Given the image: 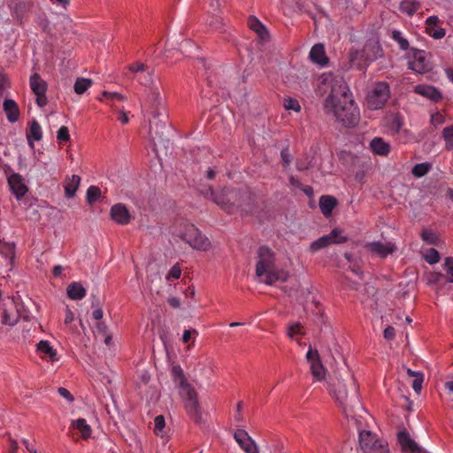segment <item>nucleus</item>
Returning a JSON list of instances; mask_svg holds the SVG:
<instances>
[{"instance_id": "f257e3e1", "label": "nucleus", "mask_w": 453, "mask_h": 453, "mask_svg": "<svg viewBox=\"0 0 453 453\" xmlns=\"http://www.w3.org/2000/svg\"><path fill=\"white\" fill-rule=\"evenodd\" d=\"M325 108L345 126L354 127L359 120V109L343 81H335L325 101Z\"/></svg>"}, {"instance_id": "f03ea898", "label": "nucleus", "mask_w": 453, "mask_h": 453, "mask_svg": "<svg viewBox=\"0 0 453 453\" xmlns=\"http://www.w3.org/2000/svg\"><path fill=\"white\" fill-rule=\"evenodd\" d=\"M171 374L176 387L179 388L180 397L184 401L185 409L196 423H201L203 415L195 388L187 381L185 373L180 365H173Z\"/></svg>"}, {"instance_id": "7ed1b4c3", "label": "nucleus", "mask_w": 453, "mask_h": 453, "mask_svg": "<svg viewBox=\"0 0 453 453\" xmlns=\"http://www.w3.org/2000/svg\"><path fill=\"white\" fill-rule=\"evenodd\" d=\"M221 196H226L228 197L227 201L230 203L231 213L235 211H241L246 214L254 213L252 204L255 197L249 190L226 188L221 190Z\"/></svg>"}, {"instance_id": "20e7f679", "label": "nucleus", "mask_w": 453, "mask_h": 453, "mask_svg": "<svg viewBox=\"0 0 453 453\" xmlns=\"http://www.w3.org/2000/svg\"><path fill=\"white\" fill-rule=\"evenodd\" d=\"M349 388L351 392L350 396L348 395L346 385L340 381L334 390V397L338 403L342 406L343 412L347 417L351 415L352 408L359 404L357 395L358 386L352 376L349 377Z\"/></svg>"}, {"instance_id": "39448f33", "label": "nucleus", "mask_w": 453, "mask_h": 453, "mask_svg": "<svg viewBox=\"0 0 453 453\" xmlns=\"http://www.w3.org/2000/svg\"><path fill=\"white\" fill-rule=\"evenodd\" d=\"M390 96L389 86L387 82L376 83L366 96V105L370 110L384 107Z\"/></svg>"}, {"instance_id": "423d86ee", "label": "nucleus", "mask_w": 453, "mask_h": 453, "mask_svg": "<svg viewBox=\"0 0 453 453\" xmlns=\"http://www.w3.org/2000/svg\"><path fill=\"white\" fill-rule=\"evenodd\" d=\"M180 238L189 244L193 249L206 250L210 247V241L193 224H188L180 233Z\"/></svg>"}, {"instance_id": "0eeeda50", "label": "nucleus", "mask_w": 453, "mask_h": 453, "mask_svg": "<svg viewBox=\"0 0 453 453\" xmlns=\"http://www.w3.org/2000/svg\"><path fill=\"white\" fill-rule=\"evenodd\" d=\"M146 98L142 103V109L150 114L154 119L161 115L160 106L163 103L159 88L157 85H153L146 88Z\"/></svg>"}, {"instance_id": "6e6552de", "label": "nucleus", "mask_w": 453, "mask_h": 453, "mask_svg": "<svg viewBox=\"0 0 453 453\" xmlns=\"http://www.w3.org/2000/svg\"><path fill=\"white\" fill-rule=\"evenodd\" d=\"M408 65L411 70L417 73H426L432 69L425 50L411 48L408 53Z\"/></svg>"}, {"instance_id": "1a4fd4ad", "label": "nucleus", "mask_w": 453, "mask_h": 453, "mask_svg": "<svg viewBox=\"0 0 453 453\" xmlns=\"http://www.w3.org/2000/svg\"><path fill=\"white\" fill-rule=\"evenodd\" d=\"M359 444L365 452L371 453H388L385 449V441L376 438L370 431L359 432Z\"/></svg>"}, {"instance_id": "9d476101", "label": "nucleus", "mask_w": 453, "mask_h": 453, "mask_svg": "<svg viewBox=\"0 0 453 453\" xmlns=\"http://www.w3.org/2000/svg\"><path fill=\"white\" fill-rule=\"evenodd\" d=\"M130 72L135 74L134 79L142 86L149 88V87L156 85L153 74V69L150 68L148 65L136 62L128 66Z\"/></svg>"}, {"instance_id": "9b49d317", "label": "nucleus", "mask_w": 453, "mask_h": 453, "mask_svg": "<svg viewBox=\"0 0 453 453\" xmlns=\"http://www.w3.org/2000/svg\"><path fill=\"white\" fill-rule=\"evenodd\" d=\"M274 267V254L265 246H262L258 250V261L256 267V274L258 277L263 276L266 271Z\"/></svg>"}, {"instance_id": "f8f14e48", "label": "nucleus", "mask_w": 453, "mask_h": 453, "mask_svg": "<svg viewBox=\"0 0 453 453\" xmlns=\"http://www.w3.org/2000/svg\"><path fill=\"white\" fill-rule=\"evenodd\" d=\"M346 237L342 235L340 229H333L329 234L324 235L311 243V250L317 252L333 243H343Z\"/></svg>"}, {"instance_id": "ddd939ff", "label": "nucleus", "mask_w": 453, "mask_h": 453, "mask_svg": "<svg viewBox=\"0 0 453 453\" xmlns=\"http://www.w3.org/2000/svg\"><path fill=\"white\" fill-rule=\"evenodd\" d=\"M34 4L32 1L19 0L11 2L9 7L12 17L17 20L18 24L22 26L27 20V14L31 11Z\"/></svg>"}, {"instance_id": "4468645a", "label": "nucleus", "mask_w": 453, "mask_h": 453, "mask_svg": "<svg viewBox=\"0 0 453 453\" xmlns=\"http://www.w3.org/2000/svg\"><path fill=\"white\" fill-rule=\"evenodd\" d=\"M30 88L36 96V104L39 107H43L48 104L46 97L47 83L38 73H34L30 77Z\"/></svg>"}, {"instance_id": "2eb2a0df", "label": "nucleus", "mask_w": 453, "mask_h": 453, "mask_svg": "<svg viewBox=\"0 0 453 453\" xmlns=\"http://www.w3.org/2000/svg\"><path fill=\"white\" fill-rule=\"evenodd\" d=\"M306 359L311 364V372L316 380H322L326 376V369L321 363L318 350L310 347L306 353Z\"/></svg>"}, {"instance_id": "dca6fc26", "label": "nucleus", "mask_w": 453, "mask_h": 453, "mask_svg": "<svg viewBox=\"0 0 453 453\" xmlns=\"http://www.w3.org/2000/svg\"><path fill=\"white\" fill-rule=\"evenodd\" d=\"M234 438L246 453H258L257 444L245 430H236Z\"/></svg>"}, {"instance_id": "f3484780", "label": "nucleus", "mask_w": 453, "mask_h": 453, "mask_svg": "<svg viewBox=\"0 0 453 453\" xmlns=\"http://www.w3.org/2000/svg\"><path fill=\"white\" fill-rule=\"evenodd\" d=\"M365 248L371 253L380 257H386L395 250V246L391 242L383 243L381 242H367Z\"/></svg>"}, {"instance_id": "a211bd4d", "label": "nucleus", "mask_w": 453, "mask_h": 453, "mask_svg": "<svg viewBox=\"0 0 453 453\" xmlns=\"http://www.w3.org/2000/svg\"><path fill=\"white\" fill-rule=\"evenodd\" d=\"M397 440L405 453H421L422 449L411 438L410 434L406 430L400 431Z\"/></svg>"}, {"instance_id": "6ab92c4d", "label": "nucleus", "mask_w": 453, "mask_h": 453, "mask_svg": "<svg viewBox=\"0 0 453 453\" xmlns=\"http://www.w3.org/2000/svg\"><path fill=\"white\" fill-rule=\"evenodd\" d=\"M8 184L18 200H20L27 192V188L24 184L21 175L19 173H12L8 177Z\"/></svg>"}, {"instance_id": "aec40b11", "label": "nucleus", "mask_w": 453, "mask_h": 453, "mask_svg": "<svg viewBox=\"0 0 453 453\" xmlns=\"http://www.w3.org/2000/svg\"><path fill=\"white\" fill-rule=\"evenodd\" d=\"M111 217L112 220L120 225L128 224L131 219L129 211L123 203H117L111 206Z\"/></svg>"}, {"instance_id": "412c9836", "label": "nucleus", "mask_w": 453, "mask_h": 453, "mask_svg": "<svg viewBox=\"0 0 453 453\" xmlns=\"http://www.w3.org/2000/svg\"><path fill=\"white\" fill-rule=\"evenodd\" d=\"M349 64L351 67H356L358 70H365L368 64L371 63L362 49H352L349 55Z\"/></svg>"}, {"instance_id": "4be33fe9", "label": "nucleus", "mask_w": 453, "mask_h": 453, "mask_svg": "<svg viewBox=\"0 0 453 453\" xmlns=\"http://www.w3.org/2000/svg\"><path fill=\"white\" fill-rule=\"evenodd\" d=\"M362 50L365 51L366 58L371 62L376 60L382 54L381 46L376 38L367 40Z\"/></svg>"}, {"instance_id": "5701e85b", "label": "nucleus", "mask_w": 453, "mask_h": 453, "mask_svg": "<svg viewBox=\"0 0 453 453\" xmlns=\"http://www.w3.org/2000/svg\"><path fill=\"white\" fill-rule=\"evenodd\" d=\"M203 194L206 198H211V200L221 207L224 211H227L228 213H231L230 210V203L227 201L226 196H221V190L219 192H215L212 190L211 187H209L206 191H203Z\"/></svg>"}, {"instance_id": "b1692460", "label": "nucleus", "mask_w": 453, "mask_h": 453, "mask_svg": "<svg viewBox=\"0 0 453 453\" xmlns=\"http://www.w3.org/2000/svg\"><path fill=\"white\" fill-rule=\"evenodd\" d=\"M371 150L379 156L387 157L390 152V144L381 137H374L369 144Z\"/></svg>"}, {"instance_id": "393cba45", "label": "nucleus", "mask_w": 453, "mask_h": 453, "mask_svg": "<svg viewBox=\"0 0 453 453\" xmlns=\"http://www.w3.org/2000/svg\"><path fill=\"white\" fill-rule=\"evenodd\" d=\"M310 58L315 64L324 66L327 64L328 58L326 55L323 44H315L310 51Z\"/></svg>"}, {"instance_id": "a878e982", "label": "nucleus", "mask_w": 453, "mask_h": 453, "mask_svg": "<svg viewBox=\"0 0 453 453\" xmlns=\"http://www.w3.org/2000/svg\"><path fill=\"white\" fill-rule=\"evenodd\" d=\"M4 111L6 113L7 119L11 123H14L19 119V110L17 103L12 99H5L4 101Z\"/></svg>"}, {"instance_id": "bb28decb", "label": "nucleus", "mask_w": 453, "mask_h": 453, "mask_svg": "<svg viewBox=\"0 0 453 453\" xmlns=\"http://www.w3.org/2000/svg\"><path fill=\"white\" fill-rule=\"evenodd\" d=\"M71 427L78 430L83 440H88L91 437L92 429L85 418H80L73 420L71 423Z\"/></svg>"}, {"instance_id": "cd10ccee", "label": "nucleus", "mask_w": 453, "mask_h": 453, "mask_svg": "<svg viewBox=\"0 0 453 453\" xmlns=\"http://www.w3.org/2000/svg\"><path fill=\"white\" fill-rule=\"evenodd\" d=\"M37 351L41 354L42 358H49L52 362L58 360L57 351L48 341H41L37 344Z\"/></svg>"}, {"instance_id": "c85d7f7f", "label": "nucleus", "mask_w": 453, "mask_h": 453, "mask_svg": "<svg viewBox=\"0 0 453 453\" xmlns=\"http://www.w3.org/2000/svg\"><path fill=\"white\" fill-rule=\"evenodd\" d=\"M416 92L422 95L434 102H438L441 99V92L433 86L423 85L416 88Z\"/></svg>"}, {"instance_id": "c756f323", "label": "nucleus", "mask_w": 453, "mask_h": 453, "mask_svg": "<svg viewBox=\"0 0 453 453\" xmlns=\"http://www.w3.org/2000/svg\"><path fill=\"white\" fill-rule=\"evenodd\" d=\"M265 275V280L264 282L266 285H273L277 281L285 282L288 280V273L281 271H276L274 270V267L271 270L266 271V273L264 274Z\"/></svg>"}, {"instance_id": "7c9ffc66", "label": "nucleus", "mask_w": 453, "mask_h": 453, "mask_svg": "<svg viewBox=\"0 0 453 453\" xmlns=\"http://www.w3.org/2000/svg\"><path fill=\"white\" fill-rule=\"evenodd\" d=\"M337 201L331 196H322L319 198V208L325 216H330L336 206Z\"/></svg>"}, {"instance_id": "2f4dec72", "label": "nucleus", "mask_w": 453, "mask_h": 453, "mask_svg": "<svg viewBox=\"0 0 453 453\" xmlns=\"http://www.w3.org/2000/svg\"><path fill=\"white\" fill-rule=\"evenodd\" d=\"M67 296L72 300H81L86 296V289L79 282H72L67 287Z\"/></svg>"}, {"instance_id": "473e14b6", "label": "nucleus", "mask_w": 453, "mask_h": 453, "mask_svg": "<svg viewBox=\"0 0 453 453\" xmlns=\"http://www.w3.org/2000/svg\"><path fill=\"white\" fill-rule=\"evenodd\" d=\"M81 177L73 174L72 177H67L65 181V192L67 197H73L79 188Z\"/></svg>"}, {"instance_id": "72a5a7b5", "label": "nucleus", "mask_w": 453, "mask_h": 453, "mask_svg": "<svg viewBox=\"0 0 453 453\" xmlns=\"http://www.w3.org/2000/svg\"><path fill=\"white\" fill-rule=\"evenodd\" d=\"M250 28L257 33L261 39H265L268 35L266 27L255 16H250L248 19Z\"/></svg>"}, {"instance_id": "f704fd0d", "label": "nucleus", "mask_w": 453, "mask_h": 453, "mask_svg": "<svg viewBox=\"0 0 453 453\" xmlns=\"http://www.w3.org/2000/svg\"><path fill=\"white\" fill-rule=\"evenodd\" d=\"M42 137V132L40 124L36 120H33L29 130L27 134L28 144L33 147V141H40Z\"/></svg>"}, {"instance_id": "c9c22d12", "label": "nucleus", "mask_w": 453, "mask_h": 453, "mask_svg": "<svg viewBox=\"0 0 453 453\" xmlns=\"http://www.w3.org/2000/svg\"><path fill=\"white\" fill-rule=\"evenodd\" d=\"M441 137L445 142V150L453 152V125L447 126L442 129Z\"/></svg>"}, {"instance_id": "e433bc0d", "label": "nucleus", "mask_w": 453, "mask_h": 453, "mask_svg": "<svg viewBox=\"0 0 453 453\" xmlns=\"http://www.w3.org/2000/svg\"><path fill=\"white\" fill-rule=\"evenodd\" d=\"M420 236L427 244L438 246L440 243L438 234L431 229H423Z\"/></svg>"}, {"instance_id": "4c0bfd02", "label": "nucleus", "mask_w": 453, "mask_h": 453, "mask_svg": "<svg viewBox=\"0 0 453 453\" xmlns=\"http://www.w3.org/2000/svg\"><path fill=\"white\" fill-rule=\"evenodd\" d=\"M420 8V4L417 1H403L400 4V10L412 16Z\"/></svg>"}, {"instance_id": "58836bf2", "label": "nucleus", "mask_w": 453, "mask_h": 453, "mask_svg": "<svg viewBox=\"0 0 453 453\" xmlns=\"http://www.w3.org/2000/svg\"><path fill=\"white\" fill-rule=\"evenodd\" d=\"M391 38L397 42L399 48L402 50H407L410 49V43L406 38L403 37V33L399 30H393L391 33Z\"/></svg>"}, {"instance_id": "ea45409f", "label": "nucleus", "mask_w": 453, "mask_h": 453, "mask_svg": "<svg viewBox=\"0 0 453 453\" xmlns=\"http://www.w3.org/2000/svg\"><path fill=\"white\" fill-rule=\"evenodd\" d=\"M15 245L11 242L0 241V254L12 262L14 258Z\"/></svg>"}, {"instance_id": "a19ab883", "label": "nucleus", "mask_w": 453, "mask_h": 453, "mask_svg": "<svg viewBox=\"0 0 453 453\" xmlns=\"http://www.w3.org/2000/svg\"><path fill=\"white\" fill-rule=\"evenodd\" d=\"M92 84L91 80L85 78H78L74 83L75 93L83 94Z\"/></svg>"}, {"instance_id": "79ce46f5", "label": "nucleus", "mask_w": 453, "mask_h": 453, "mask_svg": "<svg viewBox=\"0 0 453 453\" xmlns=\"http://www.w3.org/2000/svg\"><path fill=\"white\" fill-rule=\"evenodd\" d=\"M430 170V165L427 164V163H420V164H416L412 170H411V173L412 174L417 177V178H421L423 177L424 175H426Z\"/></svg>"}, {"instance_id": "37998d69", "label": "nucleus", "mask_w": 453, "mask_h": 453, "mask_svg": "<svg viewBox=\"0 0 453 453\" xmlns=\"http://www.w3.org/2000/svg\"><path fill=\"white\" fill-rule=\"evenodd\" d=\"M101 196V190L98 187L90 186L87 190V201L89 204L96 203Z\"/></svg>"}, {"instance_id": "c03bdc74", "label": "nucleus", "mask_w": 453, "mask_h": 453, "mask_svg": "<svg viewBox=\"0 0 453 453\" xmlns=\"http://www.w3.org/2000/svg\"><path fill=\"white\" fill-rule=\"evenodd\" d=\"M403 119L399 115H395L389 123V128L392 133L399 134L403 130Z\"/></svg>"}, {"instance_id": "a18cd8bd", "label": "nucleus", "mask_w": 453, "mask_h": 453, "mask_svg": "<svg viewBox=\"0 0 453 453\" xmlns=\"http://www.w3.org/2000/svg\"><path fill=\"white\" fill-rule=\"evenodd\" d=\"M19 321V315L17 313H9L7 311H4L2 317V324L7 326H14Z\"/></svg>"}, {"instance_id": "49530a36", "label": "nucleus", "mask_w": 453, "mask_h": 453, "mask_svg": "<svg viewBox=\"0 0 453 453\" xmlns=\"http://www.w3.org/2000/svg\"><path fill=\"white\" fill-rule=\"evenodd\" d=\"M36 23L42 29L43 32L50 33L51 29L50 27V21L44 13L38 14L36 18Z\"/></svg>"}, {"instance_id": "de8ad7c7", "label": "nucleus", "mask_w": 453, "mask_h": 453, "mask_svg": "<svg viewBox=\"0 0 453 453\" xmlns=\"http://www.w3.org/2000/svg\"><path fill=\"white\" fill-rule=\"evenodd\" d=\"M311 157L308 155H305L302 158H298L296 160V166L298 171H304L311 166Z\"/></svg>"}, {"instance_id": "09e8293b", "label": "nucleus", "mask_w": 453, "mask_h": 453, "mask_svg": "<svg viewBox=\"0 0 453 453\" xmlns=\"http://www.w3.org/2000/svg\"><path fill=\"white\" fill-rule=\"evenodd\" d=\"M165 426V418L158 415L154 419V432L157 435H162L163 429Z\"/></svg>"}, {"instance_id": "8fccbe9b", "label": "nucleus", "mask_w": 453, "mask_h": 453, "mask_svg": "<svg viewBox=\"0 0 453 453\" xmlns=\"http://www.w3.org/2000/svg\"><path fill=\"white\" fill-rule=\"evenodd\" d=\"M102 96L103 97H101L100 100L104 99L106 101H124L126 99L124 96L117 92L104 91Z\"/></svg>"}, {"instance_id": "3c124183", "label": "nucleus", "mask_w": 453, "mask_h": 453, "mask_svg": "<svg viewBox=\"0 0 453 453\" xmlns=\"http://www.w3.org/2000/svg\"><path fill=\"white\" fill-rule=\"evenodd\" d=\"M426 261L430 265H434L439 262L440 255L439 252L432 248L428 250L427 254L425 257Z\"/></svg>"}, {"instance_id": "603ef678", "label": "nucleus", "mask_w": 453, "mask_h": 453, "mask_svg": "<svg viewBox=\"0 0 453 453\" xmlns=\"http://www.w3.org/2000/svg\"><path fill=\"white\" fill-rule=\"evenodd\" d=\"M284 107L287 110H293L296 112L300 111L301 110L299 102L296 99L290 97L284 99Z\"/></svg>"}, {"instance_id": "864d4df0", "label": "nucleus", "mask_w": 453, "mask_h": 453, "mask_svg": "<svg viewBox=\"0 0 453 453\" xmlns=\"http://www.w3.org/2000/svg\"><path fill=\"white\" fill-rule=\"evenodd\" d=\"M57 139L60 142H66L70 140V134H69V129L65 126H62L58 133H57Z\"/></svg>"}, {"instance_id": "5fc2aeb1", "label": "nucleus", "mask_w": 453, "mask_h": 453, "mask_svg": "<svg viewBox=\"0 0 453 453\" xmlns=\"http://www.w3.org/2000/svg\"><path fill=\"white\" fill-rule=\"evenodd\" d=\"M445 270L447 273V280L453 282V257H447L444 262Z\"/></svg>"}, {"instance_id": "6e6d98bb", "label": "nucleus", "mask_w": 453, "mask_h": 453, "mask_svg": "<svg viewBox=\"0 0 453 453\" xmlns=\"http://www.w3.org/2000/svg\"><path fill=\"white\" fill-rule=\"evenodd\" d=\"M181 275V268L179 264H175L169 271L168 275L166 276L167 280H178Z\"/></svg>"}, {"instance_id": "4d7b16f0", "label": "nucleus", "mask_w": 453, "mask_h": 453, "mask_svg": "<svg viewBox=\"0 0 453 453\" xmlns=\"http://www.w3.org/2000/svg\"><path fill=\"white\" fill-rule=\"evenodd\" d=\"M302 326L300 323H294L288 326L287 335L294 340L296 334H302L301 331Z\"/></svg>"}, {"instance_id": "13d9d810", "label": "nucleus", "mask_w": 453, "mask_h": 453, "mask_svg": "<svg viewBox=\"0 0 453 453\" xmlns=\"http://www.w3.org/2000/svg\"><path fill=\"white\" fill-rule=\"evenodd\" d=\"M398 139L403 143L411 142L414 140V134L407 129H403L398 134Z\"/></svg>"}, {"instance_id": "bf43d9fd", "label": "nucleus", "mask_w": 453, "mask_h": 453, "mask_svg": "<svg viewBox=\"0 0 453 453\" xmlns=\"http://www.w3.org/2000/svg\"><path fill=\"white\" fill-rule=\"evenodd\" d=\"M440 19L437 16L433 15L426 19V32L432 31L435 27H437L440 24Z\"/></svg>"}, {"instance_id": "052dcab7", "label": "nucleus", "mask_w": 453, "mask_h": 453, "mask_svg": "<svg viewBox=\"0 0 453 453\" xmlns=\"http://www.w3.org/2000/svg\"><path fill=\"white\" fill-rule=\"evenodd\" d=\"M445 122V117L439 111H436L431 115V123L434 127L442 125Z\"/></svg>"}, {"instance_id": "680f3d73", "label": "nucleus", "mask_w": 453, "mask_h": 453, "mask_svg": "<svg viewBox=\"0 0 453 453\" xmlns=\"http://www.w3.org/2000/svg\"><path fill=\"white\" fill-rule=\"evenodd\" d=\"M197 335L198 332L196 329L185 330L182 335V341L187 343L191 340V338L195 340Z\"/></svg>"}, {"instance_id": "e2e57ef3", "label": "nucleus", "mask_w": 453, "mask_h": 453, "mask_svg": "<svg viewBox=\"0 0 453 453\" xmlns=\"http://www.w3.org/2000/svg\"><path fill=\"white\" fill-rule=\"evenodd\" d=\"M423 380V375H418V377L415 378L414 380L412 381V388L418 394H419L422 389Z\"/></svg>"}, {"instance_id": "0e129e2a", "label": "nucleus", "mask_w": 453, "mask_h": 453, "mask_svg": "<svg viewBox=\"0 0 453 453\" xmlns=\"http://www.w3.org/2000/svg\"><path fill=\"white\" fill-rule=\"evenodd\" d=\"M427 34L433 38L438 40L441 39L445 36L446 31L444 28L432 29V31H428Z\"/></svg>"}, {"instance_id": "69168bd1", "label": "nucleus", "mask_w": 453, "mask_h": 453, "mask_svg": "<svg viewBox=\"0 0 453 453\" xmlns=\"http://www.w3.org/2000/svg\"><path fill=\"white\" fill-rule=\"evenodd\" d=\"M280 157L284 163V166L285 167L288 166L291 162V155H290L288 148L283 149L280 151Z\"/></svg>"}, {"instance_id": "338daca9", "label": "nucleus", "mask_w": 453, "mask_h": 453, "mask_svg": "<svg viewBox=\"0 0 453 453\" xmlns=\"http://www.w3.org/2000/svg\"><path fill=\"white\" fill-rule=\"evenodd\" d=\"M395 330L393 326H389L384 330V337L387 340L391 341L395 338Z\"/></svg>"}, {"instance_id": "774afa93", "label": "nucleus", "mask_w": 453, "mask_h": 453, "mask_svg": "<svg viewBox=\"0 0 453 453\" xmlns=\"http://www.w3.org/2000/svg\"><path fill=\"white\" fill-rule=\"evenodd\" d=\"M58 394L62 397L65 398L67 401H69V402L73 401V397L72 394L66 388H58Z\"/></svg>"}]
</instances>
